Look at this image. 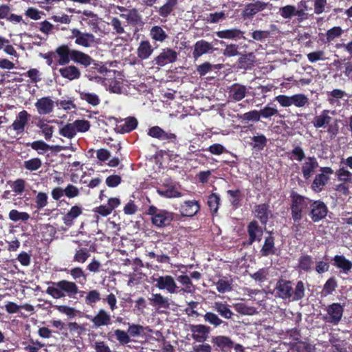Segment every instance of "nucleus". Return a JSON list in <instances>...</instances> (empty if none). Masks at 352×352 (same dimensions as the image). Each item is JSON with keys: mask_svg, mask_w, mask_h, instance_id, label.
<instances>
[{"mask_svg": "<svg viewBox=\"0 0 352 352\" xmlns=\"http://www.w3.org/2000/svg\"><path fill=\"white\" fill-rule=\"evenodd\" d=\"M220 204V197L217 193H212L208 196V205L210 208V210L215 213L217 212Z\"/></svg>", "mask_w": 352, "mask_h": 352, "instance_id": "nucleus-58", "label": "nucleus"}, {"mask_svg": "<svg viewBox=\"0 0 352 352\" xmlns=\"http://www.w3.org/2000/svg\"><path fill=\"white\" fill-rule=\"evenodd\" d=\"M72 278L80 284H85L87 279V275L80 267H75L70 270H65Z\"/></svg>", "mask_w": 352, "mask_h": 352, "instance_id": "nucleus-40", "label": "nucleus"}, {"mask_svg": "<svg viewBox=\"0 0 352 352\" xmlns=\"http://www.w3.org/2000/svg\"><path fill=\"white\" fill-rule=\"evenodd\" d=\"M212 343L219 348L222 351L226 352L233 347L232 340L227 336H218L212 338Z\"/></svg>", "mask_w": 352, "mask_h": 352, "instance_id": "nucleus-34", "label": "nucleus"}, {"mask_svg": "<svg viewBox=\"0 0 352 352\" xmlns=\"http://www.w3.org/2000/svg\"><path fill=\"white\" fill-rule=\"evenodd\" d=\"M150 36L155 41L164 42L168 37L166 32L159 25H155L150 30Z\"/></svg>", "mask_w": 352, "mask_h": 352, "instance_id": "nucleus-41", "label": "nucleus"}, {"mask_svg": "<svg viewBox=\"0 0 352 352\" xmlns=\"http://www.w3.org/2000/svg\"><path fill=\"white\" fill-rule=\"evenodd\" d=\"M309 199L292 190L290 193L289 210L294 226L298 227L307 214Z\"/></svg>", "mask_w": 352, "mask_h": 352, "instance_id": "nucleus-4", "label": "nucleus"}, {"mask_svg": "<svg viewBox=\"0 0 352 352\" xmlns=\"http://www.w3.org/2000/svg\"><path fill=\"white\" fill-rule=\"evenodd\" d=\"M332 347L336 352H347V342L339 338H333L330 340Z\"/></svg>", "mask_w": 352, "mask_h": 352, "instance_id": "nucleus-64", "label": "nucleus"}, {"mask_svg": "<svg viewBox=\"0 0 352 352\" xmlns=\"http://www.w3.org/2000/svg\"><path fill=\"white\" fill-rule=\"evenodd\" d=\"M212 308L216 311L222 318L225 319H232L234 315L230 306L226 302H214Z\"/></svg>", "mask_w": 352, "mask_h": 352, "instance_id": "nucleus-35", "label": "nucleus"}, {"mask_svg": "<svg viewBox=\"0 0 352 352\" xmlns=\"http://www.w3.org/2000/svg\"><path fill=\"white\" fill-rule=\"evenodd\" d=\"M177 58V53L171 48H164L161 53L157 56L154 60V64L162 67L168 63H173Z\"/></svg>", "mask_w": 352, "mask_h": 352, "instance_id": "nucleus-14", "label": "nucleus"}, {"mask_svg": "<svg viewBox=\"0 0 352 352\" xmlns=\"http://www.w3.org/2000/svg\"><path fill=\"white\" fill-rule=\"evenodd\" d=\"M59 134L68 139L74 138L76 135V132L73 122L67 123L63 127L60 128Z\"/></svg>", "mask_w": 352, "mask_h": 352, "instance_id": "nucleus-48", "label": "nucleus"}, {"mask_svg": "<svg viewBox=\"0 0 352 352\" xmlns=\"http://www.w3.org/2000/svg\"><path fill=\"white\" fill-rule=\"evenodd\" d=\"M319 164L314 156L307 157L301 166V172L305 180L309 179L314 174Z\"/></svg>", "mask_w": 352, "mask_h": 352, "instance_id": "nucleus-17", "label": "nucleus"}, {"mask_svg": "<svg viewBox=\"0 0 352 352\" xmlns=\"http://www.w3.org/2000/svg\"><path fill=\"white\" fill-rule=\"evenodd\" d=\"M90 320L93 323L94 327L96 328L109 326L112 324L111 315L104 309H100Z\"/></svg>", "mask_w": 352, "mask_h": 352, "instance_id": "nucleus-19", "label": "nucleus"}, {"mask_svg": "<svg viewBox=\"0 0 352 352\" xmlns=\"http://www.w3.org/2000/svg\"><path fill=\"white\" fill-rule=\"evenodd\" d=\"M328 96V102L331 105L335 104L339 99H341L345 95V92L341 89H336L331 91H328L327 93Z\"/></svg>", "mask_w": 352, "mask_h": 352, "instance_id": "nucleus-55", "label": "nucleus"}, {"mask_svg": "<svg viewBox=\"0 0 352 352\" xmlns=\"http://www.w3.org/2000/svg\"><path fill=\"white\" fill-rule=\"evenodd\" d=\"M276 254V248L275 247V238L272 233L265 238L264 243L260 250L261 256H268L270 255H274Z\"/></svg>", "mask_w": 352, "mask_h": 352, "instance_id": "nucleus-24", "label": "nucleus"}, {"mask_svg": "<svg viewBox=\"0 0 352 352\" xmlns=\"http://www.w3.org/2000/svg\"><path fill=\"white\" fill-rule=\"evenodd\" d=\"M274 290L276 297L283 300L297 302L305 296V283L302 280H298L294 285L292 280L280 278L276 284Z\"/></svg>", "mask_w": 352, "mask_h": 352, "instance_id": "nucleus-2", "label": "nucleus"}, {"mask_svg": "<svg viewBox=\"0 0 352 352\" xmlns=\"http://www.w3.org/2000/svg\"><path fill=\"white\" fill-rule=\"evenodd\" d=\"M155 286L161 290L166 289L170 294L179 293V287L177 285L174 278L170 275L160 276L153 278Z\"/></svg>", "mask_w": 352, "mask_h": 352, "instance_id": "nucleus-13", "label": "nucleus"}, {"mask_svg": "<svg viewBox=\"0 0 352 352\" xmlns=\"http://www.w3.org/2000/svg\"><path fill=\"white\" fill-rule=\"evenodd\" d=\"M333 265L342 272L348 274L352 270V262L344 255H336L333 258Z\"/></svg>", "mask_w": 352, "mask_h": 352, "instance_id": "nucleus-31", "label": "nucleus"}, {"mask_svg": "<svg viewBox=\"0 0 352 352\" xmlns=\"http://www.w3.org/2000/svg\"><path fill=\"white\" fill-rule=\"evenodd\" d=\"M329 180V177L324 174H317L311 185V188L316 192H321L324 186L327 184Z\"/></svg>", "mask_w": 352, "mask_h": 352, "instance_id": "nucleus-36", "label": "nucleus"}, {"mask_svg": "<svg viewBox=\"0 0 352 352\" xmlns=\"http://www.w3.org/2000/svg\"><path fill=\"white\" fill-rule=\"evenodd\" d=\"M36 208L38 210L43 208L48 204V196L46 192H39L35 197Z\"/></svg>", "mask_w": 352, "mask_h": 352, "instance_id": "nucleus-63", "label": "nucleus"}, {"mask_svg": "<svg viewBox=\"0 0 352 352\" xmlns=\"http://www.w3.org/2000/svg\"><path fill=\"white\" fill-rule=\"evenodd\" d=\"M65 67L60 68L58 72L60 76L70 81L79 79L81 76L80 69L74 65H66Z\"/></svg>", "mask_w": 352, "mask_h": 352, "instance_id": "nucleus-22", "label": "nucleus"}, {"mask_svg": "<svg viewBox=\"0 0 352 352\" xmlns=\"http://www.w3.org/2000/svg\"><path fill=\"white\" fill-rule=\"evenodd\" d=\"M314 263V258L311 255L302 254L298 260V269L306 273L311 272Z\"/></svg>", "mask_w": 352, "mask_h": 352, "instance_id": "nucleus-33", "label": "nucleus"}, {"mask_svg": "<svg viewBox=\"0 0 352 352\" xmlns=\"http://www.w3.org/2000/svg\"><path fill=\"white\" fill-rule=\"evenodd\" d=\"M80 100L86 101L89 104L96 107L100 103V97L95 93H91L85 90L78 91Z\"/></svg>", "mask_w": 352, "mask_h": 352, "instance_id": "nucleus-38", "label": "nucleus"}, {"mask_svg": "<svg viewBox=\"0 0 352 352\" xmlns=\"http://www.w3.org/2000/svg\"><path fill=\"white\" fill-rule=\"evenodd\" d=\"M268 6L272 7V4L257 0L253 3L246 4L241 15L244 19H252L257 13L263 11Z\"/></svg>", "mask_w": 352, "mask_h": 352, "instance_id": "nucleus-12", "label": "nucleus"}, {"mask_svg": "<svg viewBox=\"0 0 352 352\" xmlns=\"http://www.w3.org/2000/svg\"><path fill=\"white\" fill-rule=\"evenodd\" d=\"M138 124V120L135 117L130 116L118 124L116 129L120 133H130L137 128Z\"/></svg>", "mask_w": 352, "mask_h": 352, "instance_id": "nucleus-25", "label": "nucleus"}, {"mask_svg": "<svg viewBox=\"0 0 352 352\" xmlns=\"http://www.w3.org/2000/svg\"><path fill=\"white\" fill-rule=\"evenodd\" d=\"M336 175L338 179L344 183H351L352 182V173L344 167L340 168L336 171Z\"/></svg>", "mask_w": 352, "mask_h": 352, "instance_id": "nucleus-51", "label": "nucleus"}, {"mask_svg": "<svg viewBox=\"0 0 352 352\" xmlns=\"http://www.w3.org/2000/svg\"><path fill=\"white\" fill-rule=\"evenodd\" d=\"M292 105L296 107H304L309 104V98L303 94H297L292 96Z\"/></svg>", "mask_w": 352, "mask_h": 352, "instance_id": "nucleus-49", "label": "nucleus"}, {"mask_svg": "<svg viewBox=\"0 0 352 352\" xmlns=\"http://www.w3.org/2000/svg\"><path fill=\"white\" fill-rule=\"evenodd\" d=\"M335 111L322 110L319 115L314 116L312 120L314 126L316 129L327 128V133L331 136H336L338 133V126L337 123L335 125L331 124L333 118L330 116V114L335 115Z\"/></svg>", "mask_w": 352, "mask_h": 352, "instance_id": "nucleus-6", "label": "nucleus"}, {"mask_svg": "<svg viewBox=\"0 0 352 352\" xmlns=\"http://www.w3.org/2000/svg\"><path fill=\"white\" fill-rule=\"evenodd\" d=\"M270 213V207L268 204H261L254 207L255 217L264 226L267 224Z\"/></svg>", "mask_w": 352, "mask_h": 352, "instance_id": "nucleus-26", "label": "nucleus"}, {"mask_svg": "<svg viewBox=\"0 0 352 352\" xmlns=\"http://www.w3.org/2000/svg\"><path fill=\"white\" fill-rule=\"evenodd\" d=\"M247 232L249 236L245 242L248 245H252L255 241H261L263 231L256 220L250 221L247 226Z\"/></svg>", "mask_w": 352, "mask_h": 352, "instance_id": "nucleus-15", "label": "nucleus"}, {"mask_svg": "<svg viewBox=\"0 0 352 352\" xmlns=\"http://www.w3.org/2000/svg\"><path fill=\"white\" fill-rule=\"evenodd\" d=\"M243 32L237 28H232L221 30L215 32L216 36L219 38L234 39L240 38Z\"/></svg>", "mask_w": 352, "mask_h": 352, "instance_id": "nucleus-37", "label": "nucleus"}, {"mask_svg": "<svg viewBox=\"0 0 352 352\" xmlns=\"http://www.w3.org/2000/svg\"><path fill=\"white\" fill-rule=\"evenodd\" d=\"M73 124L76 133H85L88 131L91 127L90 122L86 120H76Z\"/></svg>", "mask_w": 352, "mask_h": 352, "instance_id": "nucleus-60", "label": "nucleus"}, {"mask_svg": "<svg viewBox=\"0 0 352 352\" xmlns=\"http://www.w3.org/2000/svg\"><path fill=\"white\" fill-rule=\"evenodd\" d=\"M145 213L151 216V223L157 228L169 226L175 218L173 212L164 209H160L153 205L150 206Z\"/></svg>", "mask_w": 352, "mask_h": 352, "instance_id": "nucleus-5", "label": "nucleus"}, {"mask_svg": "<svg viewBox=\"0 0 352 352\" xmlns=\"http://www.w3.org/2000/svg\"><path fill=\"white\" fill-rule=\"evenodd\" d=\"M35 107L39 114H49L53 111L54 102L50 97H43L38 100Z\"/></svg>", "mask_w": 352, "mask_h": 352, "instance_id": "nucleus-29", "label": "nucleus"}, {"mask_svg": "<svg viewBox=\"0 0 352 352\" xmlns=\"http://www.w3.org/2000/svg\"><path fill=\"white\" fill-rule=\"evenodd\" d=\"M261 118L267 119L272 116H278L279 111L276 107H271L269 104L265 106L259 111Z\"/></svg>", "mask_w": 352, "mask_h": 352, "instance_id": "nucleus-57", "label": "nucleus"}, {"mask_svg": "<svg viewBox=\"0 0 352 352\" xmlns=\"http://www.w3.org/2000/svg\"><path fill=\"white\" fill-rule=\"evenodd\" d=\"M157 192L160 196L166 198L179 197L182 195V193L177 190L174 186L158 188Z\"/></svg>", "mask_w": 352, "mask_h": 352, "instance_id": "nucleus-44", "label": "nucleus"}, {"mask_svg": "<svg viewBox=\"0 0 352 352\" xmlns=\"http://www.w3.org/2000/svg\"><path fill=\"white\" fill-rule=\"evenodd\" d=\"M295 6L287 5L279 9L280 15L285 19H291L294 16Z\"/></svg>", "mask_w": 352, "mask_h": 352, "instance_id": "nucleus-62", "label": "nucleus"}, {"mask_svg": "<svg viewBox=\"0 0 352 352\" xmlns=\"http://www.w3.org/2000/svg\"><path fill=\"white\" fill-rule=\"evenodd\" d=\"M30 117V114H29L27 111L23 110L20 111L12 124V128L13 130L16 131L18 134L23 133L25 127L28 124Z\"/></svg>", "mask_w": 352, "mask_h": 352, "instance_id": "nucleus-18", "label": "nucleus"}, {"mask_svg": "<svg viewBox=\"0 0 352 352\" xmlns=\"http://www.w3.org/2000/svg\"><path fill=\"white\" fill-rule=\"evenodd\" d=\"M327 316L324 317V320L327 322L337 325L341 321L343 313L344 306L340 303L333 302L326 307Z\"/></svg>", "mask_w": 352, "mask_h": 352, "instance_id": "nucleus-11", "label": "nucleus"}, {"mask_svg": "<svg viewBox=\"0 0 352 352\" xmlns=\"http://www.w3.org/2000/svg\"><path fill=\"white\" fill-rule=\"evenodd\" d=\"M43 58L48 65L52 64L54 59L56 60L57 65H66L73 62L84 68L89 67L94 62V59L89 54L76 49H72L67 44H62L54 52L45 54Z\"/></svg>", "mask_w": 352, "mask_h": 352, "instance_id": "nucleus-1", "label": "nucleus"}, {"mask_svg": "<svg viewBox=\"0 0 352 352\" xmlns=\"http://www.w3.org/2000/svg\"><path fill=\"white\" fill-rule=\"evenodd\" d=\"M234 308L236 311L243 315H253L256 312L254 307L248 306L243 302L235 303L234 305Z\"/></svg>", "mask_w": 352, "mask_h": 352, "instance_id": "nucleus-50", "label": "nucleus"}, {"mask_svg": "<svg viewBox=\"0 0 352 352\" xmlns=\"http://www.w3.org/2000/svg\"><path fill=\"white\" fill-rule=\"evenodd\" d=\"M213 46L210 43L203 39L198 41L194 45L193 58L197 59L203 54L211 52Z\"/></svg>", "mask_w": 352, "mask_h": 352, "instance_id": "nucleus-27", "label": "nucleus"}, {"mask_svg": "<svg viewBox=\"0 0 352 352\" xmlns=\"http://www.w3.org/2000/svg\"><path fill=\"white\" fill-rule=\"evenodd\" d=\"M204 320L214 327H219L223 323V321L213 312H206L204 316Z\"/></svg>", "mask_w": 352, "mask_h": 352, "instance_id": "nucleus-59", "label": "nucleus"}, {"mask_svg": "<svg viewBox=\"0 0 352 352\" xmlns=\"http://www.w3.org/2000/svg\"><path fill=\"white\" fill-rule=\"evenodd\" d=\"M200 210V204L196 200H188L182 203L179 207L180 214L184 217L195 216Z\"/></svg>", "mask_w": 352, "mask_h": 352, "instance_id": "nucleus-16", "label": "nucleus"}, {"mask_svg": "<svg viewBox=\"0 0 352 352\" xmlns=\"http://www.w3.org/2000/svg\"><path fill=\"white\" fill-rule=\"evenodd\" d=\"M26 184L25 179L19 178L12 182L10 187L16 195H21L25 191Z\"/></svg>", "mask_w": 352, "mask_h": 352, "instance_id": "nucleus-47", "label": "nucleus"}, {"mask_svg": "<svg viewBox=\"0 0 352 352\" xmlns=\"http://www.w3.org/2000/svg\"><path fill=\"white\" fill-rule=\"evenodd\" d=\"M337 287L338 283L336 278L334 276L330 277L323 286L322 293H324L325 296L331 294Z\"/></svg>", "mask_w": 352, "mask_h": 352, "instance_id": "nucleus-52", "label": "nucleus"}, {"mask_svg": "<svg viewBox=\"0 0 352 352\" xmlns=\"http://www.w3.org/2000/svg\"><path fill=\"white\" fill-rule=\"evenodd\" d=\"M227 194L230 197V202L231 205L235 208L240 206V201L242 199L241 190L237 189L236 190H228Z\"/></svg>", "mask_w": 352, "mask_h": 352, "instance_id": "nucleus-53", "label": "nucleus"}, {"mask_svg": "<svg viewBox=\"0 0 352 352\" xmlns=\"http://www.w3.org/2000/svg\"><path fill=\"white\" fill-rule=\"evenodd\" d=\"M148 300L150 305L157 309H167L170 307L169 299L161 294H152Z\"/></svg>", "mask_w": 352, "mask_h": 352, "instance_id": "nucleus-30", "label": "nucleus"}, {"mask_svg": "<svg viewBox=\"0 0 352 352\" xmlns=\"http://www.w3.org/2000/svg\"><path fill=\"white\" fill-rule=\"evenodd\" d=\"M29 145L32 149L38 151L39 154H43L45 152L49 151L50 148V146L43 140L34 141Z\"/></svg>", "mask_w": 352, "mask_h": 352, "instance_id": "nucleus-61", "label": "nucleus"}, {"mask_svg": "<svg viewBox=\"0 0 352 352\" xmlns=\"http://www.w3.org/2000/svg\"><path fill=\"white\" fill-rule=\"evenodd\" d=\"M50 285L46 293L54 299H60L68 296L71 298H76V296L80 294L83 296L85 292L80 290L76 283L61 280L58 282L49 281L47 283Z\"/></svg>", "mask_w": 352, "mask_h": 352, "instance_id": "nucleus-3", "label": "nucleus"}, {"mask_svg": "<svg viewBox=\"0 0 352 352\" xmlns=\"http://www.w3.org/2000/svg\"><path fill=\"white\" fill-rule=\"evenodd\" d=\"M253 143H251L252 148L261 151L266 146L267 139L263 134H258L250 138Z\"/></svg>", "mask_w": 352, "mask_h": 352, "instance_id": "nucleus-42", "label": "nucleus"}, {"mask_svg": "<svg viewBox=\"0 0 352 352\" xmlns=\"http://www.w3.org/2000/svg\"><path fill=\"white\" fill-rule=\"evenodd\" d=\"M120 16L124 18L129 23L132 25H137L141 21V16L135 8L129 10L127 14H122Z\"/></svg>", "mask_w": 352, "mask_h": 352, "instance_id": "nucleus-46", "label": "nucleus"}, {"mask_svg": "<svg viewBox=\"0 0 352 352\" xmlns=\"http://www.w3.org/2000/svg\"><path fill=\"white\" fill-rule=\"evenodd\" d=\"M70 38H75V44L85 48L91 47L96 43L95 36L90 32H82L77 28L71 30Z\"/></svg>", "mask_w": 352, "mask_h": 352, "instance_id": "nucleus-10", "label": "nucleus"}, {"mask_svg": "<svg viewBox=\"0 0 352 352\" xmlns=\"http://www.w3.org/2000/svg\"><path fill=\"white\" fill-rule=\"evenodd\" d=\"M9 218L13 221H26L30 219V214L25 212H19L17 210H11L9 212Z\"/></svg>", "mask_w": 352, "mask_h": 352, "instance_id": "nucleus-56", "label": "nucleus"}, {"mask_svg": "<svg viewBox=\"0 0 352 352\" xmlns=\"http://www.w3.org/2000/svg\"><path fill=\"white\" fill-rule=\"evenodd\" d=\"M82 214V208L80 206L75 205L72 206L70 210L63 216L62 220L64 224L68 227H72L74 224V221Z\"/></svg>", "mask_w": 352, "mask_h": 352, "instance_id": "nucleus-23", "label": "nucleus"}, {"mask_svg": "<svg viewBox=\"0 0 352 352\" xmlns=\"http://www.w3.org/2000/svg\"><path fill=\"white\" fill-rule=\"evenodd\" d=\"M229 98L234 102H239L243 100L247 95L248 89L246 86L234 83L229 88Z\"/></svg>", "mask_w": 352, "mask_h": 352, "instance_id": "nucleus-21", "label": "nucleus"}, {"mask_svg": "<svg viewBox=\"0 0 352 352\" xmlns=\"http://www.w3.org/2000/svg\"><path fill=\"white\" fill-rule=\"evenodd\" d=\"M107 302L111 311L116 310L117 307V298L115 294L110 293L105 298H102L100 292L96 289H92L88 292L85 296V303L88 305L93 306L100 300Z\"/></svg>", "mask_w": 352, "mask_h": 352, "instance_id": "nucleus-8", "label": "nucleus"}, {"mask_svg": "<svg viewBox=\"0 0 352 352\" xmlns=\"http://www.w3.org/2000/svg\"><path fill=\"white\" fill-rule=\"evenodd\" d=\"M42 166V161L38 157L32 158L24 162V168L30 171H35L38 170Z\"/></svg>", "mask_w": 352, "mask_h": 352, "instance_id": "nucleus-54", "label": "nucleus"}, {"mask_svg": "<svg viewBox=\"0 0 352 352\" xmlns=\"http://www.w3.org/2000/svg\"><path fill=\"white\" fill-rule=\"evenodd\" d=\"M147 134L165 143L172 144L175 148L179 146V140L175 133L170 131H166L158 126H154L148 129Z\"/></svg>", "mask_w": 352, "mask_h": 352, "instance_id": "nucleus-9", "label": "nucleus"}, {"mask_svg": "<svg viewBox=\"0 0 352 352\" xmlns=\"http://www.w3.org/2000/svg\"><path fill=\"white\" fill-rule=\"evenodd\" d=\"M190 331L192 333V338L197 342H205L210 332V327L204 324L190 325Z\"/></svg>", "mask_w": 352, "mask_h": 352, "instance_id": "nucleus-20", "label": "nucleus"}, {"mask_svg": "<svg viewBox=\"0 0 352 352\" xmlns=\"http://www.w3.org/2000/svg\"><path fill=\"white\" fill-rule=\"evenodd\" d=\"M256 61L255 55L252 53H248L241 55L237 60V67L241 69H250Z\"/></svg>", "mask_w": 352, "mask_h": 352, "instance_id": "nucleus-28", "label": "nucleus"}, {"mask_svg": "<svg viewBox=\"0 0 352 352\" xmlns=\"http://www.w3.org/2000/svg\"><path fill=\"white\" fill-rule=\"evenodd\" d=\"M178 3V0H166V3L158 8L157 12L163 18L168 17L175 10Z\"/></svg>", "mask_w": 352, "mask_h": 352, "instance_id": "nucleus-39", "label": "nucleus"}, {"mask_svg": "<svg viewBox=\"0 0 352 352\" xmlns=\"http://www.w3.org/2000/svg\"><path fill=\"white\" fill-rule=\"evenodd\" d=\"M89 256L90 252L87 248H80L76 250L73 257V261L78 263H84Z\"/></svg>", "mask_w": 352, "mask_h": 352, "instance_id": "nucleus-43", "label": "nucleus"}, {"mask_svg": "<svg viewBox=\"0 0 352 352\" xmlns=\"http://www.w3.org/2000/svg\"><path fill=\"white\" fill-rule=\"evenodd\" d=\"M328 211V207L323 201L309 199L308 214L313 222L317 223L324 219L327 217Z\"/></svg>", "mask_w": 352, "mask_h": 352, "instance_id": "nucleus-7", "label": "nucleus"}, {"mask_svg": "<svg viewBox=\"0 0 352 352\" xmlns=\"http://www.w3.org/2000/svg\"><path fill=\"white\" fill-rule=\"evenodd\" d=\"M154 48L149 41H141L137 49V56L140 60H146L153 54Z\"/></svg>", "mask_w": 352, "mask_h": 352, "instance_id": "nucleus-32", "label": "nucleus"}, {"mask_svg": "<svg viewBox=\"0 0 352 352\" xmlns=\"http://www.w3.org/2000/svg\"><path fill=\"white\" fill-rule=\"evenodd\" d=\"M294 349L297 352H313L315 347L308 340H298L294 344Z\"/></svg>", "mask_w": 352, "mask_h": 352, "instance_id": "nucleus-45", "label": "nucleus"}]
</instances>
